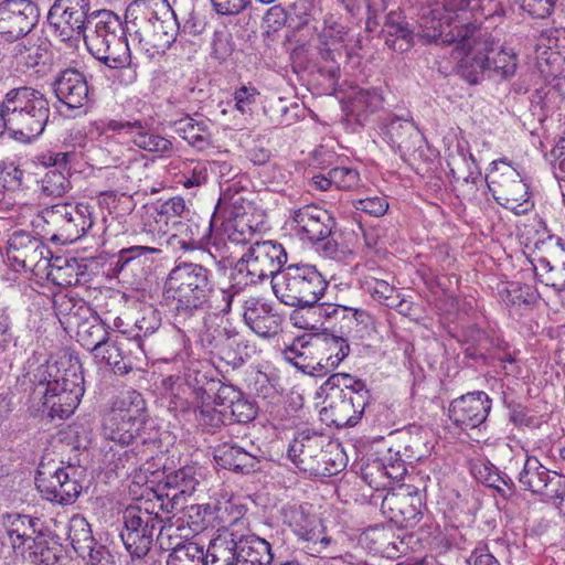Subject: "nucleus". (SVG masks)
Segmentation results:
<instances>
[{
  "label": "nucleus",
  "instance_id": "6ab92c4d",
  "mask_svg": "<svg viewBox=\"0 0 565 565\" xmlns=\"http://www.w3.org/2000/svg\"><path fill=\"white\" fill-rule=\"evenodd\" d=\"M89 0H55L47 13V22L62 41L82 39L89 13Z\"/></svg>",
  "mask_w": 565,
  "mask_h": 565
},
{
  "label": "nucleus",
  "instance_id": "423d86ee",
  "mask_svg": "<svg viewBox=\"0 0 565 565\" xmlns=\"http://www.w3.org/2000/svg\"><path fill=\"white\" fill-rule=\"evenodd\" d=\"M88 52L109 68H125L131 54L120 18L110 10L90 12L82 36Z\"/></svg>",
  "mask_w": 565,
  "mask_h": 565
},
{
  "label": "nucleus",
  "instance_id": "a211bd4d",
  "mask_svg": "<svg viewBox=\"0 0 565 565\" xmlns=\"http://www.w3.org/2000/svg\"><path fill=\"white\" fill-rule=\"evenodd\" d=\"M202 479V469L195 466H184L168 473L157 491L160 509L166 513L179 511L198 490Z\"/></svg>",
  "mask_w": 565,
  "mask_h": 565
},
{
  "label": "nucleus",
  "instance_id": "c9c22d12",
  "mask_svg": "<svg viewBox=\"0 0 565 565\" xmlns=\"http://www.w3.org/2000/svg\"><path fill=\"white\" fill-rule=\"evenodd\" d=\"M215 462L228 470L249 473L256 470L258 458L237 445L222 444L214 450Z\"/></svg>",
  "mask_w": 565,
  "mask_h": 565
},
{
  "label": "nucleus",
  "instance_id": "0eeeda50",
  "mask_svg": "<svg viewBox=\"0 0 565 565\" xmlns=\"http://www.w3.org/2000/svg\"><path fill=\"white\" fill-rule=\"evenodd\" d=\"M7 129L21 141L39 137L51 115L50 102L39 89L21 86L4 96Z\"/></svg>",
  "mask_w": 565,
  "mask_h": 565
},
{
  "label": "nucleus",
  "instance_id": "bb28decb",
  "mask_svg": "<svg viewBox=\"0 0 565 565\" xmlns=\"http://www.w3.org/2000/svg\"><path fill=\"white\" fill-rule=\"evenodd\" d=\"M56 98L70 109H83L90 99L86 75L76 68H66L53 83Z\"/></svg>",
  "mask_w": 565,
  "mask_h": 565
},
{
  "label": "nucleus",
  "instance_id": "09e8293b",
  "mask_svg": "<svg viewBox=\"0 0 565 565\" xmlns=\"http://www.w3.org/2000/svg\"><path fill=\"white\" fill-rule=\"evenodd\" d=\"M217 519L224 524H227L225 531H237V527L246 526L247 522L244 518L246 514V507L236 499H228L218 502L215 507Z\"/></svg>",
  "mask_w": 565,
  "mask_h": 565
},
{
  "label": "nucleus",
  "instance_id": "a19ab883",
  "mask_svg": "<svg viewBox=\"0 0 565 565\" xmlns=\"http://www.w3.org/2000/svg\"><path fill=\"white\" fill-rule=\"evenodd\" d=\"M545 254L536 259L534 268L541 271V276L554 275L562 262L565 259V244L558 237L550 236L547 241L542 242Z\"/></svg>",
  "mask_w": 565,
  "mask_h": 565
},
{
  "label": "nucleus",
  "instance_id": "8fccbe9b",
  "mask_svg": "<svg viewBox=\"0 0 565 565\" xmlns=\"http://www.w3.org/2000/svg\"><path fill=\"white\" fill-rule=\"evenodd\" d=\"M145 412L146 403L138 391H120L107 415L121 416L124 414H132L136 416L137 414L145 415Z\"/></svg>",
  "mask_w": 565,
  "mask_h": 565
},
{
  "label": "nucleus",
  "instance_id": "4468645a",
  "mask_svg": "<svg viewBox=\"0 0 565 565\" xmlns=\"http://www.w3.org/2000/svg\"><path fill=\"white\" fill-rule=\"evenodd\" d=\"M361 392L351 391L348 396L344 391H316L315 399L322 398L319 411L321 420L337 428L355 426L365 407V397Z\"/></svg>",
  "mask_w": 565,
  "mask_h": 565
},
{
  "label": "nucleus",
  "instance_id": "9b49d317",
  "mask_svg": "<svg viewBox=\"0 0 565 565\" xmlns=\"http://www.w3.org/2000/svg\"><path fill=\"white\" fill-rule=\"evenodd\" d=\"M290 225L301 241L318 244L324 257L338 256L340 248L333 237L335 220L329 211L316 204L303 205L291 213Z\"/></svg>",
  "mask_w": 565,
  "mask_h": 565
},
{
  "label": "nucleus",
  "instance_id": "f704fd0d",
  "mask_svg": "<svg viewBox=\"0 0 565 565\" xmlns=\"http://www.w3.org/2000/svg\"><path fill=\"white\" fill-rule=\"evenodd\" d=\"M237 565H270L274 558L270 544L255 534L237 532Z\"/></svg>",
  "mask_w": 565,
  "mask_h": 565
},
{
  "label": "nucleus",
  "instance_id": "1a4fd4ad",
  "mask_svg": "<svg viewBox=\"0 0 565 565\" xmlns=\"http://www.w3.org/2000/svg\"><path fill=\"white\" fill-rule=\"evenodd\" d=\"M26 212L38 214L46 224L52 242L72 244L94 225L93 207L87 203L60 202L44 209L36 204L20 203Z\"/></svg>",
  "mask_w": 565,
  "mask_h": 565
},
{
  "label": "nucleus",
  "instance_id": "473e14b6",
  "mask_svg": "<svg viewBox=\"0 0 565 565\" xmlns=\"http://www.w3.org/2000/svg\"><path fill=\"white\" fill-rule=\"evenodd\" d=\"M173 236L179 237V244L184 250L204 248L212 236V220L189 218L180 221Z\"/></svg>",
  "mask_w": 565,
  "mask_h": 565
},
{
  "label": "nucleus",
  "instance_id": "dca6fc26",
  "mask_svg": "<svg viewBox=\"0 0 565 565\" xmlns=\"http://www.w3.org/2000/svg\"><path fill=\"white\" fill-rule=\"evenodd\" d=\"M77 475V468L74 466L57 467L52 471L50 465L42 460L35 482L46 500L67 505L75 502L82 491Z\"/></svg>",
  "mask_w": 565,
  "mask_h": 565
},
{
  "label": "nucleus",
  "instance_id": "c85d7f7f",
  "mask_svg": "<svg viewBox=\"0 0 565 565\" xmlns=\"http://www.w3.org/2000/svg\"><path fill=\"white\" fill-rule=\"evenodd\" d=\"M518 480L524 490L540 495L545 502L552 494L553 487L557 486V480L562 481L559 473L544 467L535 457L526 458Z\"/></svg>",
  "mask_w": 565,
  "mask_h": 565
},
{
  "label": "nucleus",
  "instance_id": "412c9836",
  "mask_svg": "<svg viewBox=\"0 0 565 565\" xmlns=\"http://www.w3.org/2000/svg\"><path fill=\"white\" fill-rule=\"evenodd\" d=\"M50 254L45 244L29 233L14 232L8 239L7 257L15 270L43 268Z\"/></svg>",
  "mask_w": 565,
  "mask_h": 565
},
{
  "label": "nucleus",
  "instance_id": "f8f14e48",
  "mask_svg": "<svg viewBox=\"0 0 565 565\" xmlns=\"http://www.w3.org/2000/svg\"><path fill=\"white\" fill-rule=\"evenodd\" d=\"M488 186L495 201L515 214H524L533 204L529 200V185L505 159L491 163Z\"/></svg>",
  "mask_w": 565,
  "mask_h": 565
},
{
  "label": "nucleus",
  "instance_id": "4c0bfd02",
  "mask_svg": "<svg viewBox=\"0 0 565 565\" xmlns=\"http://www.w3.org/2000/svg\"><path fill=\"white\" fill-rule=\"evenodd\" d=\"M174 131L190 146L203 150L207 148L212 140L210 131V121L207 119H195L186 116L173 122Z\"/></svg>",
  "mask_w": 565,
  "mask_h": 565
},
{
  "label": "nucleus",
  "instance_id": "c03bdc74",
  "mask_svg": "<svg viewBox=\"0 0 565 565\" xmlns=\"http://www.w3.org/2000/svg\"><path fill=\"white\" fill-rule=\"evenodd\" d=\"M212 511L213 508L210 504H183V508L173 514L181 513L178 519L181 522L179 524L181 529L186 524L191 533L198 534L209 525Z\"/></svg>",
  "mask_w": 565,
  "mask_h": 565
},
{
  "label": "nucleus",
  "instance_id": "39448f33",
  "mask_svg": "<svg viewBox=\"0 0 565 565\" xmlns=\"http://www.w3.org/2000/svg\"><path fill=\"white\" fill-rule=\"evenodd\" d=\"M476 0H416L422 31L419 36L428 42L440 40L444 44H459L461 29H480L469 21V11Z\"/></svg>",
  "mask_w": 565,
  "mask_h": 565
},
{
  "label": "nucleus",
  "instance_id": "0e129e2a",
  "mask_svg": "<svg viewBox=\"0 0 565 565\" xmlns=\"http://www.w3.org/2000/svg\"><path fill=\"white\" fill-rule=\"evenodd\" d=\"M385 469L384 460H371L362 468L363 479L375 490L384 489L390 484Z\"/></svg>",
  "mask_w": 565,
  "mask_h": 565
},
{
  "label": "nucleus",
  "instance_id": "bf43d9fd",
  "mask_svg": "<svg viewBox=\"0 0 565 565\" xmlns=\"http://www.w3.org/2000/svg\"><path fill=\"white\" fill-rule=\"evenodd\" d=\"M350 98L358 111L373 113L383 104V97L377 88H358Z\"/></svg>",
  "mask_w": 565,
  "mask_h": 565
},
{
  "label": "nucleus",
  "instance_id": "680f3d73",
  "mask_svg": "<svg viewBox=\"0 0 565 565\" xmlns=\"http://www.w3.org/2000/svg\"><path fill=\"white\" fill-rule=\"evenodd\" d=\"M161 326L160 313L151 306L140 310V316L135 320V338L148 337L156 332Z\"/></svg>",
  "mask_w": 565,
  "mask_h": 565
},
{
  "label": "nucleus",
  "instance_id": "864d4df0",
  "mask_svg": "<svg viewBox=\"0 0 565 565\" xmlns=\"http://www.w3.org/2000/svg\"><path fill=\"white\" fill-rule=\"evenodd\" d=\"M537 291L529 285L520 282H509L502 291V299L507 305L521 307L522 305H532L537 300Z\"/></svg>",
  "mask_w": 565,
  "mask_h": 565
},
{
  "label": "nucleus",
  "instance_id": "9d476101",
  "mask_svg": "<svg viewBox=\"0 0 565 565\" xmlns=\"http://www.w3.org/2000/svg\"><path fill=\"white\" fill-rule=\"evenodd\" d=\"M280 302L296 308H313L324 295L327 280L310 265H289L271 280Z\"/></svg>",
  "mask_w": 565,
  "mask_h": 565
},
{
  "label": "nucleus",
  "instance_id": "f3484780",
  "mask_svg": "<svg viewBox=\"0 0 565 565\" xmlns=\"http://www.w3.org/2000/svg\"><path fill=\"white\" fill-rule=\"evenodd\" d=\"M425 505L415 486L398 484L383 498L381 511L399 527H414L423 518Z\"/></svg>",
  "mask_w": 565,
  "mask_h": 565
},
{
  "label": "nucleus",
  "instance_id": "e433bc0d",
  "mask_svg": "<svg viewBox=\"0 0 565 565\" xmlns=\"http://www.w3.org/2000/svg\"><path fill=\"white\" fill-rule=\"evenodd\" d=\"M43 268L47 269V279L60 287L76 286L84 276V270L75 258L55 257L54 259H47Z\"/></svg>",
  "mask_w": 565,
  "mask_h": 565
},
{
  "label": "nucleus",
  "instance_id": "f257e3e1",
  "mask_svg": "<svg viewBox=\"0 0 565 565\" xmlns=\"http://www.w3.org/2000/svg\"><path fill=\"white\" fill-rule=\"evenodd\" d=\"M459 44L452 49L459 72L470 84H476L479 76L489 75L507 79L518 68V56L511 49L499 45L493 36L483 29H461Z\"/></svg>",
  "mask_w": 565,
  "mask_h": 565
},
{
  "label": "nucleus",
  "instance_id": "cd10ccee",
  "mask_svg": "<svg viewBox=\"0 0 565 565\" xmlns=\"http://www.w3.org/2000/svg\"><path fill=\"white\" fill-rule=\"evenodd\" d=\"M382 131L384 139L404 160L422 147L423 136L412 120L392 117L383 126Z\"/></svg>",
  "mask_w": 565,
  "mask_h": 565
},
{
  "label": "nucleus",
  "instance_id": "79ce46f5",
  "mask_svg": "<svg viewBox=\"0 0 565 565\" xmlns=\"http://www.w3.org/2000/svg\"><path fill=\"white\" fill-rule=\"evenodd\" d=\"M417 24L419 21L417 20ZM385 28L388 36H394L395 40L392 41V46L394 50L406 51L413 45V40L415 36L419 38L424 42H427L422 36H419L418 32L422 31L420 25L417 26V30L411 29L408 23H403L397 21V17L395 13L391 12L385 22ZM386 43L391 45V40L387 39Z\"/></svg>",
  "mask_w": 565,
  "mask_h": 565
},
{
  "label": "nucleus",
  "instance_id": "4be33fe9",
  "mask_svg": "<svg viewBox=\"0 0 565 565\" xmlns=\"http://www.w3.org/2000/svg\"><path fill=\"white\" fill-rule=\"evenodd\" d=\"M161 250L156 247L135 245L118 252L117 259L113 264L115 275L132 288H139L147 279L153 254Z\"/></svg>",
  "mask_w": 565,
  "mask_h": 565
},
{
  "label": "nucleus",
  "instance_id": "aec40b11",
  "mask_svg": "<svg viewBox=\"0 0 565 565\" xmlns=\"http://www.w3.org/2000/svg\"><path fill=\"white\" fill-rule=\"evenodd\" d=\"M38 6L31 0H6L0 6V36L13 41L28 35L39 21Z\"/></svg>",
  "mask_w": 565,
  "mask_h": 565
},
{
  "label": "nucleus",
  "instance_id": "2eb2a0df",
  "mask_svg": "<svg viewBox=\"0 0 565 565\" xmlns=\"http://www.w3.org/2000/svg\"><path fill=\"white\" fill-rule=\"evenodd\" d=\"M282 522L299 541L306 543L305 547L311 552L321 553L331 543L326 534L322 520L312 511L309 504H288L281 510Z\"/></svg>",
  "mask_w": 565,
  "mask_h": 565
},
{
  "label": "nucleus",
  "instance_id": "c756f323",
  "mask_svg": "<svg viewBox=\"0 0 565 565\" xmlns=\"http://www.w3.org/2000/svg\"><path fill=\"white\" fill-rule=\"evenodd\" d=\"M243 318L245 323L263 338L275 335L280 329V316L274 312L270 305L256 297L244 300Z\"/></svg>",
  "mask_w": 565,
  "mask_h": 565
},
{
  "label": "nucleus",
  "instance_id": "774afa93",
  "mask_svg": "<svg viewBox=\"0 0 565 565\" xmlns=\"http://www.w3.org/2000/svg\"><path fill=\"white\" fill-rule=\"evenodd\" d=\"M268 394L264 398H270L275 406L284 405L287 414H291L300 409L303 405V397L298 391H267Z\"/></svg>",
  "mask_w": 565,
  "mask_h": 565
},
{
  "label": "nucleus",
  "instance_id": "72a5a7b5",
  "mask_svg": "<svg viewBox=\"0 0 565 565\" xmlns=\"http://www.w3.org/2000/svg\"><path fill=\"white\" fill-rule=\"evenodd\" d=\"M237 531H223L204 550L205 565H237Z\"/></svg>",
  "mask_w": 565,
  "mask_h": 565
},
{
  "label": "nucleus",
  "instance_id": "338daca9",
  "mask_svg": "<svg viewBox=\"0 0 565 565\" xmlns=\"http://www.w3.org/2000/svg\"><path fill=\"white\" fill-rule=\"evenodd\" d=\"M56 369V365H38L34 370L29 371L24 375L22 385H30L34 387L45 386L46 388H52L54 386V375Z\"/></svg>",
  "mask_w": 565,
  "mask_h": 565
},
{
  "label": "nucleus",
  "instance_id": "e2e57ef3",
  "mask_svg": "<svg viewBox=\"0 0 565 565\" xmlns=\"http://www.w3.org/2000/svg\"><path fill=\"white\" fill-rule=\"evenodd\" d=\"M13 52L18 63L26 68L36 66L43 56L41 47L25 36L15 44Z\"/></svg>",
  "mask_w": 565,
  "mask_h": 565
},
{
  "label": "nucleus",
  "instance_id": "13d9d810",
  "mask_svg": "<svg viewBox=\"0 0 565 565\" xmlns=\"http://www.w3.org/2000/svg\"><path fill=\"white\" fill-rule=\"evenodd\" d=\"M211 49V56L220 63L226 62L234 53L233 36L225 26L214 31Z\"/></svg>",
  "mask_w": 565,
  "mask_h": 565
},
{
  "label": "nucleus",
  "instance_id": "20e7f679",
  "mask_svg": "<svg viewBox=\"0 0 565 565\" xmlns=\"http://www.w3.org/2000/svg\"><path fill=\"white\" fill-rule=\"evenodd\" d=\"M214 295L212 271L194 263H181L168 274L163 299L178 315L191 317L212 307Z\"/></svg>",
  "mask_w": 565,
  "mask_h": 565
},
{
  "label": "nucleus",
  "instance_id": "7ed1b4c3",
  "mask_svg": "<svg viewBox=\"0 0 565 565\" xmlns=\"http://www.w3.org/2000/svg\"><path fill=\"white\" fill-rule=\"evenodd\" d=\"M126 15L137 26L132 41L148 56L164 52L177 39L179 22L167 0H134Z\"/></svg>",
  "mask_w": 565,
  "mask_h": 565
},
{
  "label": "nucleus",
  "instance_id": "69168bd1",
  "mask_svg": "<svg viewBox=\"0 0 565 565\" xmlns=\"http://www.w3.org/2000/svg\"><path fill=\"white\" fill-rule=\"evenodd\" d=\"M260 97L259 92L252 85H242L233 94L234 108L242 115L252 114Z\"/></svg>",
  "mask_w": 565,
  "mask_h": 565
},
{
  "label": "nucleus",
  "instance_id": "2f4dec72",
  "mask_svg": "<svg viewBox=\"0 0 565 565\" xmlns=\"http://www.w3.org/2000/svg\"><path fill=\"white\" fill-rule=\"evenodd\" d=\"M146 423V415H107L103 428L106 438L122 445H129L139 436Z\"/></svg>",
  "mask_w": 565,
  "mask_h": 565
},
{
  "label": "nucleus",
  "instance_id": "052dcab7",
  "mask_svg": "<svg viewBox=\"0 0 565 565\" xmlns=\"http://www.w3.org/2000/svg\"><path fill=\"white\" fill-rule=\"evenodd\" d=\"M84 382L82 366L76 362L64 370L58 367L55 370L54 386L52 388H81Z\"/></svg>",
  "mask_w": 565,
  "mask_h": 565
},
{
  "label": "nucleus",
  "instance_id": "49530a36",
  "mask_svg": "<svg viewBox=\"0 0 565 565\" xmlns=\"http://www.w3.org/2000/svg\"><path fill=\"white\" fill-rule=\"evenodd\" d=\"M38 189L41 196L60 199L71 190V182L63 171L49 169L38 181Z\"/></svg>",
  "mask_w": 565,
  "mask_h": 565
},
{
  "label": "nucleus",
  "instance_id": "a878e982",
  "mask_svg": "<svg viewBox=\"0 0 565 565\" xmlns=\"http://www.w3.org/2000/svg\"><path fill=\"white\" fill-rule=\"evenodd\" d=\"M491 408V401L484 391H472L455 398L450 404V417L465 429L481 425Z\"/></svg>",
  "mask_w": 565,
  "mask_h": 565
},
{
  "label": "nucleus",
  "instance_id": "5701e85b",
  "mask_svg": "<svg viewBox=\"0 0 565 565\" xmlns=\"http://www.w3.org/2000/svg\"><path fill=\"white\" fill-rule=\"evenodd\" d=\"M199 344L207 353L218 356L228 364L244 362L242 337L232 329L220 326H206L199 335Z\"/></svg>",
  "mask_w": 565,
  "mask_h": 565
},
{
  "label": "nucleus",
  "instance_id": "ddd939ff",
  "mask_svg": "<svg viewBox=\"0 0 565 565\" xmlns=\"http://www.w3.org/2000/svg\"><path fill=\"white\" fill-rule=\"evenodd\" d=\"M148 502H138L128 505L122 512V529L120 539L128 553L150 551L154 533L159 530H166L162 526V519L158 513L150 510Z\"/></svg>",
  "mask_w": 565,
  "mask_h": 565
},
{
  "label": "nucleus",
  "instance_id": "ea45409f",
  "mask_svg": "<svg viewBox=\"0 0 565 565\" xmlns=\"http://www.w3.org/2000/svg\"><path fill=\"white\" fill-rule=\"evenodd\" d=\"M364 288L374 300L388 308H396L403 313L409 310V306L405 299L401 298L397 289L384 279L366 278Z\"/></svg>",
  "mask_w": 565,
  "mask_h": 565
},
{
  "label": "nucleus",
  "instance_id": "58836bf2",
  "mask_svg": "<svg viewBox=\"0 0 565 565\" xmlns=\"http://www.w3.org/2000/svg\"><path fill=\"white\" fill-rule=\"evenodd\" d=\"M320 313L329 318H334L341 323V329H345L348 333L359 331V328H365L371 322V316L363 309L345 307L341 305H329L326 308L318 306Z\"/></svg>",
  "mask_w": 565,
  "mask_h": 565
},
{
  "label": "nucleus",
  "instance_id": "37998d69",
  "mask_svg": "<svg viewBox=\"0 0 565 565\" xmlns=\"http://www.w3.org/2000/svg\"><path fill=\"white\" fill-rule=\"evenodd\" d=\"M74 391H44L43 404L50 408L51 418H67L74 413L79 403L78 395Z\"/></svg>",
  "mask_w": 565,
  "mask_h": 565
},
{
  "label": "nucleus",
  "instance_id": "3c124183",
  "mask_svg": "<svg viewBox=\"0 0 565 565\" xmlns=\"http://www.w3.org/2000/svg\"><path fill=\"white\" fill-rule=\"evenodd\" d=\"M159 222H164L166 225L171 224L173 228L180 221H184L190 215V210L181 196H173L163 201L158 206Z\"/></svg>",
  "mask_w": 565,
  "mask_h": 565
},
{
  "label": "nucleus",
  "instance_id": "de8ad7c7",
  "mask_svg": "<svg viewBox=\"0 0 565 565\" xmlns=\"http://www.w3.org/2000/svg\"><path fill=\"white\" fill-rule=\"evenodd\" d=\"M92 353L97 362L107 364L115 372L120 374L127 373V365L124 362L121 348L117 340H113L108 337L107 340L99 344Z\"/></svg>",
  "mask_w": 565,
  "mask_h": 565
},
{
  "label": "nucleus",
  "instance_id": "4d7b16f0",
  "mask_svg": "<svg viewBox=\"0 0 565 565\" xmlns=\"http://www.w3.org/2000/svg\"><path fill=\"white\" fill-rule=\"evenodd\" d=\"M235 396L230 401L228 408L237 423H249L257 416V404L244 396L243 391H233Z\"/></svg>",
  "mask_w": 565,
  "mask_h": 565
},
{
  "label": "nucleus",
  "instance_id": "6e6552de",
  "mask_svg": "<svg viewBox=\"0 0 565 565\" xmlns=\"http://www.w3.org/2000/svg\"><path fill=\"white\" fill-rule=\"evenodd\" d=\"M13 552L24 561L36 565H50L55 558L51 544V531L40 518L21 513L1 516Z\"/></svg>",
  "mask_w": 565,
  "mask_h": 565
},
{
  "label": "nucleus",
  "instance_id": "5fc2aeb1",
  "mask_svg": "<svg viewBox=\"0 0 565 565\" xmlns=\"http://www.w3.org/2000/svg\"><path fill=\"white\" fill-rule=\"evenodd\" d=\"M328 449H326L320 457L317 458L316 462L326 472L323 475H313L315 477H331L338 475L345 466L343 460V454L340 450V446L327 443Z\"/></svg>",
  "mask_w": 565,
  "mask_h": 565
},
{
  "label": "nucleus",
  "instance_id": "6e6d98bb",
  "mask_svg": "<svg viewBox=\"0 0 565 565\" xmlns=\"http://www.w3.org/2000/svg\"><path fill=\"white\" fill-rule=\"evenodd\" d=\"M134 143L142 150L157 153L170 152L173 148L172 142L154 132L143 130V127L139 128L134 135Z\"/></svg>",
  "mask_w": 565,
  "mask_h": 565
},
{
  "label": "nucleus",
  "instance_id": "a18cd8bd",
  "mask_svg": "<svg viewBox=\"0 0 565 565\" xmlns=\"http://www.w3.org/2000/svg\"><path fill=\"white\" fill-rule=\"evenodd\" d=\"M84 539L83 544L76 535L72 537L73 546L76 551H88V565H115L114 556L106 546L97 544L90 534V530H83Z\"/></svg>",
  "mask_w": 565,
  "mask_h": 565
},
{
  "label": "nucleus",
  "instance_id": "393cba45",
  "mask_svg": "<svg viewBox=\"0 0 565 565\" xmlns=\"http://www.w3.org/2000/svg\"><path fill=\"white\" fill-rule=\"evenodd\" d=\"M466 356L472 360H480L484 364L501 365L507 370V374L516 370L519 350L512 348L508 342L501 339H490L484 333H479L477 345L468 347L465 351Z\"/></svg>",
  "mask_w": 565,
  "mask_h": 565
},
{
  "label": "nucleus",
  "instance_id": "b1692460",
  "mask_svg": "<svg viewBox=\"0 0 565 565\" xmlns=\"http://www.w3.org/2000/svg\"><path fill=\"white\" fill-rule=\"evenodd\" d=\"M327 437L316 430L306 428L298 431L288 447V457L297 467L310 475L326 473L317 458L326 450Z\"/></svg>",
  "mask_w": 565,
  "mask_h": 565
},
{
  "label": "nucleus",
  "instance_id": "603ef678",
  "mask_svg": "<svg viewBox=\"0 0 565 565\" xmlns=\"http://www.w3.org/2000/svg\"><path fill=\"white\" fill-rule=\"evenodd\" d=\"M109 337L107 329L99 322H83L77 330V341L86 350L93 352Z\"/></svg>",
  "mask_w": 565,
  "mask_h": 565
},
{
  "label": "nucleus",
  "instance_id": "7c9ffc66",
  "mask_svg": "<svg viewBox=\"0 0 565 565\" xmlns=\"http://www.w3.org/2000/svg\"><path fill=\"white\" fill-rule=\"evenodd\" d=\"M172 530L171 526H168L158 534L160 547L171 551L167 559V565H205L204 547L199 543L190 540L179 542L175 545L164 543L166 537L169 540L172 537Z\"/></svg>",
  "mask_w": 565,
  "mask_h": 565
},
{
  "label": "nucleus",
  "instance_id": "f03ea898",
  "mask_svg": "<svg viewBox=\"0 0 565 565\" xmlns=\"http://www.w3.org/2000/svg\"><path fill=\"white\" fill-rule=\"evenodd\" d=\"M287 262V253L281 244L274 241H263L252 244L236 262L231 274V285L221 289L222 303L220 311L228 313L232 303L239 296L243 287L257 284L278 275Z\"/></svg>",
  "mask_w": 565,
  "mask_h": 565
}]
</instances>
